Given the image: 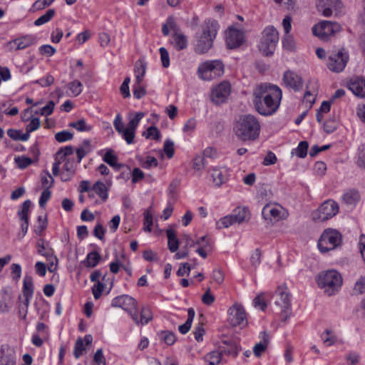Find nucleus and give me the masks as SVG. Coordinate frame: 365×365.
Listing matches in <instances>:
<instances>
[{
	"label": "nucleus",
	"instance_id": "1",
	"mask_svg": "<svg viewBox=\"0 0 365 365\" xmlns=\"http://www.w3.org/2000/svg\"><path fill=\"white\" fill-rule=\"evenodd\" d=\"M252 96L256 110L262 115L269 116L275 113L279 108L282 91L276 85L264 83L255 88Z\"/></svg>",
	"mask_w": 365,
	"mask_h": 365
},
{
	"label": "nucleus",
	"instance_id": "2",
	"mask_svg": "<svg viewBox=\"0 0 365 365\" xmlns=\"http://www.w3.org/2000/svg\"><path fill=\"white\" fill-rule=\"evenodd\" d=\"M235 130L236 135L242 140H255L259 136L260 125L254 115H245L236 123Z\"/></svg>",
	"mask_w": 365,
	"mask_h": 365
},
{
	"label": "nucleus",
	"instance_id": "3",
	"mask_svg": "<svg viewBox=\"0 0 365 365\" xmlns=\"http://www.w3.org/2000/svg\"><path fill=\"white\" fill-rule=\"evenodd\" d=\"M218 24L215 21H205L202 26V34L195 45V51L198 53H206L212 46L216 37Z\"/></svg>",
	"mask_w": 365,
	"mask_h": 365
},
{
	"label": "nucleus",
	"instance_id": "4",
	"mask_svg": "<svg viewBox=\"0 0 365 365\" xmlns=\"http://www.w3.org/2000/svg\"><path fill=\"white\" fill-rule=\"evenodd\" d=\"M317 280L319 287L329 296L334 294L342 284L341 274L333 269L319 273Z\"/></svg>",
	"mask_w": 365,
	"mask_h": 365
},
{
	"label": "nucleus",
	"instance_id": "5",
	"mask_svg": "<svg viewBox=\"0 0 365 365\" xmlns=\"http://www.w3.org/2000/svg\"><path fill=\"white\" fill-rule=\"evenodd\" d=\"M225 66L220 60H210L200 63L197 68L198 77L203 81H211L224 74Z\"/></svg>",
	"mask_w": 365,
	"mask_h": 365
},
{
	"label": "nucleus",
	"instance_id": "6",
	"mask_svg": "<svg viewBox=\"0 0 365 365\" xmlns=\"http://www.w3.org/2000/svg\"><path fill=\"white\" fill-rule=\"evenodd\" d=\"M279 41V34L277 30L272 26L266 27L262 33L259 50L264 56L273 54L277 44Z\"/></svg>",
	"mask_w": 365,
	"mask_h": 365
},
{
	"label": "nucleus",
	"instance_id": "7",
	"mask_svg": "<svg viewBox=\"0 0 365 365\" xmlns=\"http://www.w3.org/2000/svg\"><path fill=\"white\" fill-rule=\"evenodd\" d=\"M341 241L342 236L338 230L328 228L322 232L318 241V247L321 252H327L336 249Z\"/></svg>",
	"mask_w": 365,
	"mask_h": 365
},
{
	"label": "nucleus",
	"instance_id": "8",
	"mask_svg": "<svg viewBox=\"0 0 365 365\" xmlns=\"http://www.w3.org/2000/svg\"><path fill=\"white\" fill-rule=\"evenodd\" d=\"M113 307H120L126 311L131 316L135 324H138V315L137 310V302L132 297L123 294L113 299L111 302Z\"/></svg>",
	"mask_w": 365,
	"mask_h": 365
},
{
	"label": "nucleus",
	"instance_id": "9",
	"mask_svg": "<svg viewBox=\"0 0 365 365\" xmlns=\"http://www.w3.org/2000/svg\"><path fill=\"white\" fill-rule=\"evenodd\" d=\"M274 303L279 307L282 319L286 321L291 315L290 294L285 287H279L274 295Z\"/></svg>",
	"mask_w": 365,
	"mask_h": 365
},
{
	"label": "nucleus",
	"instance_id": "10",
	"mask_svg": "<svg viewBox=\"0 0 365 365\" xmlns=\"http://www.w3.org/2000/svg\"><path fill=\"white\" fill-rule=\"evenodd\" d=\"M341 26L336 22L322 21L312 28L313 34L323 41H327L329 38L341 31Z\"/></svg>",
	"mask_w": 365,
	"mask_h": 365
},
{
	"label": "nucleus",
	"instance_id": "11",
	"mask_svg": "<svg viewBox=\"0 0 365 365\" xmlns=\"http://www.w3.org/2000/svg\"><path fill=\"white\" fill-rule=\"evenodd\" d=\"M339 212V206L334 200H327L313 213V220L324 222L335 216Z\"/></svg>",
	"mask_w": 365,
	"mask_h": 365
},
{
	"label": "nucleus",
	"instance_id": "12",
	"mask_svg": "<svg viewBox=\"0 0 365 365\" xmlns=\"http://www.w3.org/2000/svg\"><path fill=\"white\" fill-rule=\"evenodd\" d=\"M228 322L232 327H243L247 324V314L244 307L235 304L228 309Z\"/></svg>",
	"mask_w": 365,
	"mask_h": 365
},
{
	"label": "nucleus",
	"instance_id": "13",
	"mask_svg": "<svg viewBox=\"0 0 365 365\" xmlns=\"http://www.w3.org/2000/svg\"><path fill=\"white\" fill-rule=\"evenodd\" d=\"M349 60V55L344 49H339L337 52L331 53L329 56L327 66L329 70L339 73L342 71Z\"/></svg>",
	"mask_w": 365,
	"mask_h": 365
},
{
	"label": "nucleus",
	"instance_id": "14",
	"mask_svg": "<svg viewBox=\"0 0 365 365\" xmlns=\"http://www.w3.org/2000/svg\"><path fill=\"white\" fill-rule=\"evenodd\" d=\"M317 7L324 16L329 17L339 13L342 4L340 0H317Z\"/></svg>",
	"mask_w": 365,
	"mask_h": 365
},
{
	"label": "nucleus",
	"instance_id": "15",
	"mask_svg": "<svg viewBox=\"0 0 365 365\" xmlns=\"http://www.w3.org/2000/svg\"><path fill=\"white\" fill-rule=\"evenodd\" d=\"M265 220L279 221L285 219L288 214L284 208L279 204H267L262 210Z\"/></svg>",
	"mask_w": 365,
	"mask_h": 365
},
{
	"label": "nucleus",
	"instance_id": "16",
	"mask_svg": "<svg viewBox=\"0 0 365 365\" xmlns=\"http://www.w3.org/2000/svg\"><path fill=\"white\" fill-rule=\"evenodd\" d=\"M231 92V85L227 81H222L212 89L211 100L215 104L225 102Z\"/></svg>",
	"mask_w": 365,
	"mask_h": 365
},
{
	"label": "nucleus",
	"instance_id": "17",
	"mask_svg": "<svg viewBox=\"0 0 365 365\" xmlns=\"http://www.w3.org/2000/svg\"><path fill=\"white\" fill-rule=\"evenodd\" d=\"M225 41L229 48H237L245 41V33L241 29L230 26L225 32Z\"/></svg>",
	"mask_w": 365,
	"mask_h": 365
},
{
	"label": "nucleus",
	"instance_id": "18",
	"mask_svg": "<svg viewBox=\"0 0 365 365\" xmlns=\"http://www.w3.org/2000/svg\"><path fill=\"white\" fill-rule=\"evenodd\" d=\"M282 81L287 88L295 91H299L303 86V80L301 76L292 71L284 72Z\"/></svg>",
	"mask_w": 365,
	"mask_h": 365
},
{
	"label": "nucleus",
	"instance_id": "19",
	"mask_svg": "<svg viewBox=\"0 0 365 365\" xmlns=\"http://www.w3.org/2000/svg\"><path fill=\"white\" fill-rule=\"evenodd\" d=\"M210 172L212 185L215 187H220L228 179V170L226 168L214 167Z\"/></svg>",
	"mask_w": 365,
	"mask_h": 365
},
{
	"label": "nucleus",
	"instance_id": "20",
	"mask_svg": "<svg viewBox=\"0 0 365 365\" xmlns=\"http://www.w3.org/2000/svg\"><path fill=\"white\" fill-rule=\"evenodd\" d=\"M348 88L359 98L365 97V79L362 78H353L347 83Z\"/></svg>",
	"mask_w": 365,
	"mask_h": 365
},
{
	"label": "nucleus",
	"instance_id": "21",
	"mask_svg": "<svg viewBox=\"0 0 365 365\" xmlns=\"http://www.w3.org/2000/svg\"><path fill=\"white\" fill-rule=\"evenodd\" d=\"M195 252L202 258H206L207 252L211 250V244L207 236H202L195 240Z\"/></svg>",
	"mask_w": 365,
	"mask_h": 365
},
{
	"label": "nucleus",
	"instance_id": "22",
	"mask_svg": "<svg viewBox=\"0 0 365 365\" xmlns=\"http://www.w3.org/2000/svg\"><path fill=\"white\" fill-rule=\"evenodd\" d=\"M34 42L35 38L34 36L26 35L9 42V45L11 48H14L15 50H22L31 46Z\"/></svg>",
	"mask_w": 365,
	"mask_h": 365
},
{
	"label": "nucleus",
	"instance_id": "23",
	"mask_svg": "<svg viewBox=\"0 0 365 365\" xmlns=\"http://www.w3.org/2000/svg\"><path fill=\"white\" fill-rule=\"evenodd\" d=\"M93 337L90 334H87L84 338H78L74 346L73 356L76 359H79L86 350V345H90L92 343Z\"/></svg>",
	"mask_w": 365,
	"mask_h": 365
},
{
	"label": "nucleus",
	"instance_id": "24",
	"mask_svg": "<svg viewBox=\"0 0 365 365\" xmlns=\"http://www.w3.org/2000/svg\"><path fill=\"white\" fill-rule=\"evenodd\" d=\"M235 223H242L250 219V212L245 207H237L231 215Z\"/></svg>",
	"mask_w": 365,
	"mask_h": 365
},
{
	"label": "nucleus",
	"instance_id": "25",
	"mask_svg": "<svg viewBox=\"0 0 365 365\" xmlns=\"http://www.w3.org/2000/svg\"><path fill=\"white\" fill-rule=\"evenodd\" d=\"M172 39L174 47L178 51L185 49L187 46V37L182 32L175 31Z\"/></svg>",
	"mask_w": 365,
	"mask_h": 365
},
{
	"label": "nucleus",
	"instance_id": "26",
	"mask_svg": "<svg viewBox=\"0 0 365 365\" xmlns=\"http://www.w3.org/2000/svg\"><path fill=\"white\" fill-rule=\"evenodd\" d=\"M146 71V63L143 60H138L135 64V81L142 83Z\"/></svg>",
	"mask_w": 365,
	"mask_h": 365
},
{
	"label": "nucleus",
	"instance_id": "27",
	"mask_svg": "<svg viewBox=\"0 0 365 365\" xmlns=\"http://www.w3.org/2000/svg\"><path fill=\"white\" fill-rule=\"evenodd\" d=\"M270 295L269 293L264 292L258 294L253 300L255 307L264 311L267 307V301L269 300Z\"/></svg>",
	"mask_w": 365,
	"mask_h": 365
},
{
	"label": "nucleus",
	"instance_id": "28",
	"mask_svg": "<svg viewBox=\"0 0 365 365\" xmlns=\"http://www.w3.org/2000/svg\"><path fill=\"white\" fill-rule=\"evenodd\" d=\"M105 163H108L110 166L114 168H120V164L118 163V157L112 149H108L103 157Z\"/></svg>",
	"mask_w": 365,
	"mask_h": 365
},
{
	"label": "nucleus",
	"instance_id": "29",
	"mask_svg": "<svg viewBox=\"0 0 365 365\" xmlns=\"http://www.w3.org/2000/svg\"><path fill=\"white\" fill-rule=\"evenodd\" d=\"M168 237V248L172 252H175L178 249L179 241L177 238L175 231L170 229L166 232Z\"/></svg>",
	"mask_w": 365,
	"mask_h": 365
},
{
	"label": "nucleus",
	"instance_id": "30",
	"mask_svg": "<svg viewBox=\"0 0 365 365\" xmlns=\"http://www.w3.org/2000/svg\"><path fill=\"white\" fill-rule=\"evenodd\" d=\"M68 126L75 128L79 132H89L92 130L93 126L88 124L85 119L81 118L76 121H73L68 124Z\"/></svg>",
	"mask_w": 365,
	"mask_h": 365
},
{
	"label": "nucleus",
	"instance_id": "31",
	"mask_svg": "<svg viewBox=\"0 0 365 365\" xmlns=\"http://www.w3.org/2000/svg\"><path fill=\"white\" fill-rule=\"evenodd\" d=\"M92 190L103 200L108 199V188L106 184L101 181H97L93 186Z\"/></svg>",
	"mask_w": 365,
	"mask_h": 365
},
{
	"label": "nucleus",
	"instance_id": "32",
	"mask_svg": "<svg viewBox=\"0 0 365 365\" xmlns=\"http://www.w3.org/2000/svg\"><path fill=\"white\" fill-rule=\"evenodd\" d=\"M204 360L208 365H218L222 360V353L220 350L210 351L204 356Z\"/></svg>",
	"mask_w": 365,
	"mask_h": 365
},
{
	"label": "nucleus",
	"instance_id": "33",
	"mask_svg": "<svg viewBox=\"0 0 365 365\" xmlns=\"http://www.w3.org/2000/svg\"><path fill=\"white\" fill-rule=\"evenodd\" d=\"M12 306L13 301L11 295L5 292L0 298V312L6 313L9 312Z\"/></svg>",
	"mask_w": 365,
	"mask_h": 365
},
{
	"label": "nucleus",
	"instance_id": "34",
	"mask_svg": "<svg viewBox=\"0 0 365 365\" xmlns=\"http://www.w3.org/2000/svg\"><path fill=\"white\" fill-rule=\"evenodd\" d=\"M195 310L192 308H189L187 310V319L186 322L183 324L179 326V328H178L179 331L181 334H185L186 333H187L189 331V330L190 329L193 319L195 317Z\"/></svg>",
	"mask_w": 365,
	"mask_h": 365
},
{
	"label": "nucleus",
	"instance_id": "35",
	"mask_svg": "<svg viewBox=\"0 0 365 365\" xmlns=\"http://www.w3.org/2000/svg\"><path fill=\"white\" fill-rule=\"evenodd\" d=\"M308 148H309L308 142L301 141L296 148L292 150L291 155H296L300 158H304L307 155Z\"/></svg>",
	"mask_w": 365,
	"mask_h": 365
},
{
	"label": "nucleus",
	"instance_id": "36",
	"mask_svg": "<svg viewBox=\"0 0 365 365\" xmlns=\"http://www.w3.org/2000/svg\"><path fill=\"white\" fill-rule=\"evenodd\" d=\"M23 295L33 297L34 284L33 279L31 276L26 275L23 279Z\"/></svg>",
	"mask_w": 365,
	"mask_h": 365
},
{
	"label": "nucleus",
	"instance_id": "37",
	"mask_svg": "<svg viewBox=\"0 0 365 365\" xmlns=\"http://www.w3.org/2000/svg\"><path fill=\"white\" fill-rule=\"evenodd\" d=\"M342 200L349 205H354L359 200V194L355 190H349L342 195Z\"/></svg>",
	"mask_w": 365,
	"mask_h": 365
},
{
	"label": "nucleus",
	"instance_id": "38",
	"mask_svg": "<svg viewBox=\"0 0 365 365\" xmlns=\"http://www.w3.org/2000/svg\"><path fill=\"white\" fill-rule=\"evenodd\" d=\"M73 147H72L71 145H67L58 150V152L56 154V158L58 159L59 161L63 162L64 160L68 158V156L71 155L73 153Z\"/></svg>",
	"mask_w": 365,
	"mask_h": 365
},
{
	"label": "nucleus",
	"instance_id": "39",
	"mask_svg": "<svg viewBox=\"0 0 365 365\" xmlns=\"http://www.w3.org/2000/svg\"><path fill=\"white\" fill-rule=\"evenodd\" d=\"M14 163L20 169H25L34 163V160L25 155H19L14 158Z\"/></svg>",
	"mask_w": 365,
	"mask_h": 365
},
{
	"label": "nucleus",
	"instance_id": "40",
	"mask_svg": "<svg viewBox=\"0 0 365 365\" xmlns=\"http://www.w3.org/2000/svg\"><path fill=\"white\" fill-rule=\"evenodd\" d=\"M55 14L56 11L53 9L47 10L43 15L34 21V25L38 26L48 23L54 16Z\"/></svg>",
	"mask_w": 365,
	"mask_h": 365
},
{
	"label": "nucleus",
	"instance_id": "41",
	"mask_svg": "<svg viewBox=\"0 0 365 365\" xmlns=\"http://www.w3.org/2000/svg\"><path fill=\"white\" fill-rule=\"evenodd\" d=\"M31 207V201L30 200H27L24 202L21 210L19 211L18 215L21 220L26 221L29 220V214L30 212V208Z\"/></svg>",
	"mask_w": 365,
	"mask_h": 365
},
{
	"label": "nucleus",
	"instance_id": "42",
	"mask_svg": "<svg viewBox=\"0 0 365 365\" xmlns=\"http://www.w3.org/2000/svg\"><path fill=\"white\" fill-rule=\"evenodd\" d=\"M41 183L44 189H50L53 183L54 180L48 171H43L41 174Z\"/></svg>",
	"mask_w": 365,
	"mask_h": 365
},
{
	"label": "nucleus",
	"instance_id": "43",
	"mask_svg": "<svg viewBox=\"0 0 365 365\" xmlns=\"http://www.w3.org/2000/svg\"><path fill=\"white\" fill-rule=\"evenodd\" d=\"M101 259V256L97 252H91L87 255L85 264L88 267H96Z\"/></svg>",
	"mask_w": 365,
	"mask_h": 365
},
{
	"label": "nucleus",
	"instance_id": "44",
	"mask_svg": "<svg viewBox=\"0 0 365 365\" xmlns=\"http://www.w3.org/2000/svg\"><path fill=\"white\" fill-rule=\"evenodd\" d=\"M356 163L360 168L365 169V143L358 148Z\"/></svg>",
	"mask_w": 365,
	"mask_h": 365
},
{
	"label": "nucleus",
	"instance_id": "45",
	"mask_svg": "<svg viewBox=\"0 0 365 365\" xmlns=\"http://www.w3.org/2000/svg\"><path fill=\"white\" fill-rule=\"evenodd\" d=\"M37 248L38 252L41 255L46 257V258H49L50 257H52V255H53V250L46 247L44 245V240L42 239L38 240Z\"/></svg>",
	"mask_w": 365,
	"mask_h": 365
},
{
	"label": "nucleus",
	"instance_id": "46",
	"mask_svg": "<svg viewBox=\"0 0 365 365\" xmlns=\"http://www.w3.org/2000/svg\"><path fill=\"white\" fill-rule=\"evenodd\" d=\"M119 134L128 145L133 143L134 138L135 135V130L134 129L127 126L124 130H123V132L120 133Z\"/></svg>",
	"mask_w": 365,
	"mask_h": 365
},
{
	"label": "nucleus",
	"instance_id": "47",
	"mask_svg": "<svg viewBox=\"0 0 365 365\" xmlns=\"http://www.w3.org/2000/svg\"><path fill=\"white\" fill-rule=\"evenodd\" d=\"M331 108V104L328 101H323L320 108L317 110L316 118L317 120L321 123L324 118V114L329 112Z\"/></svg>",
	"mask_w": 365,
	"mask_h": 365
},
{
	"label": "nucleus",
	"instance_id": "48",
	"mask_svg": "<svg viewBox=\"0 0 365 365\" xmlns=\"http://www.w3.org/2000/svg\"><path fill=\"white\" fill-rule=\"evenodd\" d=\"M264 334L263 341H261L260 342L256 344L253 348V352L256 356H259L262 355L263 352L265 351L267 347L268 341L264 338L265 333H262Z\"/></svg>",
	"mask_w": 365,
	"mask_h": 365
},
{
	"label": "nucleus",
	"instance_id": "49",
	"mask_svg": "<svg viewBox=\"0 0 365 365\" xmlns=\"http://www.w3.org/2000/svg\"><path fill=\"white\" fill-rule=\"evenodd\" d=\"M145 116V113L143 112L136 113L134 116L129 117V122L128 124V127L134 129L136 130L138 125L140 121V120Z\"/></svg>",
	"mask_w": 365,
	"mask_h": 365
},
{
	"label": "nucleus",
	"instance_id": "50",
	"mask_svg": "<svg viewBox=\"0 0 365 365\" xmlns=\"http://www.w3.org/2000/svg\"><path fill=\"white\" fill-rule=\"evenodd\" d=\"M235 221L231 215L222 217L219 221L216 222V227L217 229L227 228L230 226L235 224Z\"/></svg>",
	"mask_w": 365,
	"mask_h": 365
},
{
	"label": "nucleus",
	"instance_id": "51",
	"mask_svg": "<svg viewBox=\"0 0 365 365\" xmlns=\"http://www.w3.org/2000/svg\"><path fill=\"white\" fill-rule=\"evenodd\" d=\"M68 87L71 94L74 96H78L83 91V85L79 81L77 80L68 83Z\"/></svg>",
	"mask_w": 365,
	"mask_h": 365
},
{
	"label": "nucleus",
	"instance_id": "52",
	"mask_svg": "<svg viewBox=\"0 0 365 365\" xmlns=\"http://www.w3.org/2000/svg\"><path fill=\"white\" fill-rule=\"evenodd\" d=\"M73 138V133L68 130H62L55 134V139L58 143H64L71 140Z\"/></svg>",
	"mask_w": 365,
	"mask_h": 365
},
{
	"label": "nucleus",
	"instance_id": "53",
	"mask_svg": "<svg viewBox=\"0 0 365 365\" xmlns=\"http://www.w3.org/2000/svg\"><path fill=\"white\" fill-rule=\"evenodd\" d=\"M142 83H138L135 81L133 86V96L136 99H140L143 98L146 94V91L145 88L141 85Z\"/></svg>",
	"mask_w": 365,
	"mask_h": 365
},
{
	"label": "nucleus",
	"instance_id": "54",
	"mask_svg": "<svg viewBox=\"0 0 365 365\" xmlns=\"http://www.w3.org/2000/svg\"><path fill=\"white\" fill-rule=\"evenodd\" d=\"M152 319L151 312L148 307H143L140 312V319L138 318L139 324L142 325L147 324Z\"/></svg>",
	"mask_w": 365,
	"mask_h": 365
},
{
	"label": "nucleus",
	"instance_id": "55",
	"mask_svg": "<svg viewBox=\"0 0 365 365\" xmlns=\"http://www.w3.org/2000/svg\"><path fill=\"white\" fill-rule=\"evenodd\" d=\"M143 135L146 138L159 140L160 138V132L156 127L150 126L143 133Z\"/></svg>",
	"mask_w": 365,
	"mask_h": 365
},
{
	"label": "nucleus",
	"instance_id": "56",
	"mask_svg": "<svg viewBox=\"0 0 365 365\" xmlns=\"http://www.w3.org/2000/svg\"><path fill=\"white\" fill-rule=\"evenodd\" d=\"M144 222H143V230L145 232H151L153 227V215L149 210H145L143 213Z\"/></svg>",
	"mask_w": 365,
	"mask_h": 365
},
{
	"label": "nucleus",
	"instance_id": "57",
	"mask_svg": "<svg viewBox=\"0 0 365 365\" xmlns=\"http://www.w3.org/2000/svg\"><path fill=\"white\" fill-rule=\"evenodd\" d=\"M222 356L227 355L232 357H236L238 354V349L235 345L228 346L227 347L221 346L220 348Z\"/></svg>",
	"mask_w": 365,
	"mask_h": 365
},
{
	"label": "nucleus",
	"instance_id": "58",
	"mask_svg": "<svg viewBox=\"0 0 365 365\" xmlns=\"http://www.w3.org/2000/svg\"><path fill=\"white\" fill-rule=\"evenodd\" d=\"M0 365H16V357L13 354L2 353L0 358Z\"/></svg>",
	"mask_w": 365,
	"mask_h": 365
},
{
	"label": "nucleus",
	"instance_id": "59",
	"mask_svg": "<svg viewBox=\"0 0 365 365\" xmlns=\"http://www.w3.org/2000/svg\"><path fill=\"white\" fill-rule=\"evenodd\" d=\"M160 339L163 340L167 345H172L175 341V336L173 333L165 331L160 333Z\"/></svg>",
	"mask_w": 365,
	"mask_h": 365
},
{
	"label": "nucleus",
	"instance_id": "60",
	"mask_svg": "<svg viewBox=\"0 0 365 365\" xmlns=\"http://www.w3.org/2000/svg\"><path fill=\"white\" fill-rule=\"evenodd\" d=\"M11 276L14 281L18 282L21 276V267L19 264L14 263L11 265Z\"/></svg>",
	"mask_w": 365,
	"mask_h": 365
},
{
	"label": "nucleus",
	"instance_id": "61",
	"mask_svg": "<svg viewBox=\"0 0 365 365\" xmlns=\"http://www.w3.org/2000/svg\"><path fill=\"white\" fill-rule=\"evenodd\" d=\"M316 94L312 93L310 91H306L304 95L303 103L305 104L306 107L311 108L315 102Z\"/></svg>",
	"mask_w": 365,
	"mask_h": 365
},
{
	"label": "nucleus",
	"instance_id": "62",
	"mask_svg": "<svg viewBox=\"0 0 365 365\" xmlns=\"http://www.w3.org/2000/svg\"><path fill=\"white\" fill-rule=\"evenodd\" d=\"M322 339L327 346H331L336 342V337L331 335L329 330H326L322 335Z\"/></svg>",
	"mask_w": 365,
	"mask_h": 365
},
{
	"label": "nucleus",
	"instance_id": "63",
	"mask_svg": "<svg viewBox=\"0 0 365 365\" xmlns=\"http://www.w3.org/2000/svg\"><path fill=\"white\" fill-rule=\"evenodd\" d=\"M354 292L356 294H361L365 292V276L361 277L355 284Z\"/></svg>",
	"mask_w": 365,
	"mask_h": 365
},
{
	"label": "nucleus",
	"instance_id": "64",
	"mask_svg": "<svg viewBox=\"0 0 365 365\" xmlns=\"http://www.w3.org/2000/svg\"><path fill=\"white\" fill-rule=\"evenodd\" d=\"M95 365H106V359L101 349H98L93 356Z\"/></svg>",
	"mask_w": 365,
	"mask_h": 365
}]
</instances>
